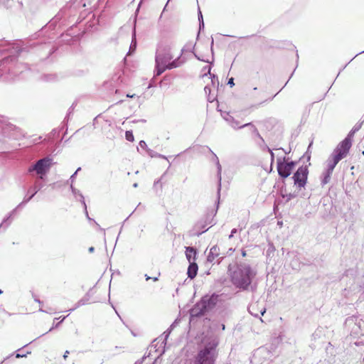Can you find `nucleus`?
Masks as SVG:
<instances>
[{
  "label": "nucleus",
  "instance_id": "e433bc0d",
  "mask_svg": "<svg viewBox=\"0 0 364 364\" xmlns=\"http://www.w3.org/2000/svg\"><path fill=\"white\" fill-rule=\"evenodd\" d=\"M139 146H140L141 149H143L146 150V151L147 152V149H149V148H148L147 144H146V143L145 142V141H144V140H141V141H139Z\"/></svg>",
  "mask_w": 364,
  "mask_h": 364
},
{
  "label": "nucleus",
  "instance_id": "c85d7f7f",
  "mask_svg": "<svg viewBox=\"0 0 364 364\" xmlns=\"http://www.w3.org/2000/svg\"><path fill=\"white\" fill-rule=\"evenodd\" d=\"M147 154L151 158H161V159H167L166 156H165L161 154H158L157 152L153 151L151 149H147Z\"/></svg>",
  "mask_w": 364,
  "mask_h": 364
},
{
  "label": "nucleus",
  "instance_id": "4468645a",
  "mask_svg": "<svg viewBox=\"0 0 364 364\" xmlns=\"http://www.w3.org/2000/svg\"><path fill=\"white\" fill-rule=\"evenodd\" d=\"M258 306H259V304L256 303V304H251L248 307V311H249L250 314L256 318H259L260 316H263L264 314L266 312V309L264 307H262L259 310Z\"/></svg>",
  "mask_w": 364,
  "mask_h": 364
},
{
  "label": "nucleus",
  "instance_id": "bf43d9fd",
  "mask_svg": "<svg viewBox=\"0 0 364 364\" xmlns=\"http://www.w3.org/2000/svg\"><path fill=\"white\" fill-rule=\"evenodd\" d=\"M88 250L89 252L92 253L95 251V248L93 247H90Z\"/></svg>",
  "mask_w": 364,
  "mask_h": 364
},
{
  "label": "nucleus",
  "instance_id": "2eb2a0df",
  "mask_svg": "<svg viewBox=\"0 0 364 364\" xmlns=\"http://www.w3.org/2000/svg\"><path fill=\"white\" fill-rule=\"evenodd\" d=\"M213 156H214V158H215V162H216L217 169H218V171H217V178H218V199H219V198H220V190H221V180H222L221 173H222V167H221V165L220 164L219 159H218V156H217L214 153H213Z\"/></svg>",
  "mask_w": 364,
  "mask_h": 364
},
{
  "label": "nucleus",
  "instance_id": "f3484780",
  "mask_svg": "<svg viewBox=\"0 0 364 364\" xmlns=\"http://www.w3.org/2000/svg\"><path fill=\"white\" fill-rule=\"evenodd\" d=\"M18 209L15 208L3 220L0 225V230H6L12 222V216L16 213Z\"/></svg>",
  "mask_w": 364,
  "mask_h": 364
},
{
  "label": "nucleus",
  "instance_id": "a878e982",
  "mask_svg": "<svg viewBox=\"0 0 364 364\" xmlns=\"http://www.w3.org/2000/svg\"><path fill=\"white\" fill-rule=\"evenodd\" d=\"M166 65H161L155 63L154 77L161 75L166 70H168Z\"/></svg>",
  "mask_w": 364,
  "mask_h": 364
},
{
  "label": "nucleus",
  "instance_id": "e2e57ef3",
  "mask_svg": "<svg viewBox=\"0 0 364 364\" xmlns=\"http://www.w3.org/2000/svg\"><path fill=\"white\" fill-rule=\"evenodd\" d=\"M145 278H146V280H149L151 279V277L148 276L147 274H145Z\"/></svg>",
  "mask_w": 364,
  "mask_h": 364
},
{
  "label": "nucleus",
  "instance_id": "37998d69",
  "mask_svg": "<svg viewBox=\"0 0 364 364\" xmlns=\"http://www.w3.org/2000/svg\"><path fill=\"white\" fill-rule=\"evenodd\" d=\"M268 151L270 153V155H271V166H272L274 161V154L273 153V151H272L271 149H270V151Z\"/></svg>",
  "mask_w": 364,
  "mask_h": 364
},
{
  "label": "nucleus",
  "instance_id": "0e129e2a",
  "mask_svg": "<svg viewBox=\"0 0 364 364\" xmlns=\"http://www.w3.org/2000/svg\"><path fill=\"white\" fill-rule=\"evenodd\" d=\"M134 96H135V95H134H134H129V94H127V97H130V98H133Z\"/></svg>",
  "mask_w": 364,
  "mask_h": 364
},
{
  "label": "nucleus",
  "instance_id": "6e6552de",
  "mask_svg": "<svg viewBox=\"0 0 364 364\" xmlns=\"http://www.w3.org/2000/svg\"><path fill=\"white\" fill-rule=\"evenodd\" d=\"M348 153L349 151L338 144L326 161V168L333 171L338 162L346 158Z\"/></svg>",
  "mask_w": 364,
  "mask_h": 364
},
{
  "label": "nucleus",
  "instance_id": "39448f33",
  "mask_svg": "<svg viewBox=\"0 0 364 364\" xmlns=\"http://www.w3.org/2000/svg\"><path fill=\"white\" fill-rule=\"evenodd\" d=\"M277 355V346L272 343L258 348L253 354L252 360L259 364H267V362L272 361Z\"/></svg>",
  "mask_w": 364,
  "mask_h": 364
},
{
  "label": "nucleus",
  "instance_id": "cd10ccee",
  "mask_svg": "<svg viewBox=\"0 0 364 364\" xmlns=\"http://www.w3.org/2000/svg\"><path fill=\"white\" fill-rule=\"evenodd\" d=\"M136 48V31H135V28H134L133 32H132V43L130 45L129 53H131V52L135 50Z\"/></svg>",
  "mask_w": 364,
  "mask_h": 364
},
{
  "label": "nucleus",
  "instance_id": "6ab92c4d",
  "mask_svg": "<svg viewBox=\"0 0 364 364\" xmlns=\"http://www.w3.org/2000/svg\"><path fill=\"white\" fill-rule=\"evenodd\" d=\"M90 298H91V294H90V290L87 292L85 296L80 299L75 305V306L70 309L68 310V311L70 312H72L74 310H75L76 309L82 306H84V305H86L89 303L90 300Z\"/></svg>",
  "mask_w": 364,
  "mask_h": 364
},
{
  "label": "nucleus",
  "instance_id": "58836bf2",
  "mask_svg": "<svg viewBox=\"0 0 364 364\" xmlns=\"http://www.w3.org/2000/svg\"><path fill=\"white\" fill-rule=\"evenodd\" d=\"M311 145H312V142H311L310 144L309 145L308 149H307V151L305 153V154L304 156L306 157V159H307L308 161H309L310 159H311V155H310V154H309V151L310 150V148H311Z\"/></svg>",
  "mask_w": 364,
  "mask_h": 364
},
{
  "label": "nucleus",
  "instance_id": "aec40b11",
  "mask_svg": "<svg viewBox=\"0 0 364 364\" xmlns=\"http://www.w3.org/2000/svg\"><path fill=\"white\" fill-rule=\"evenodd\" d=\"M198 267L195 261L189 262V266L188 267L187 274L190 279H193L196 277L198 273Z\"/></svg>",
  "mask_w": 364,
  "mask_h": 364
},
{
  "label": "nucleus",
  "instance_id": "b1692460",
  "mask_svg": "<svg viewBox=\"0 0 364 364\" xmlns=\"http://www.w3.org/2000/svg\"><path fill=\"white\" fill-rule=\"evenodd\" d=\"M183 63L184 61L181 60V55H180L173 60H170L168 63H167L166 68H168V70H172L173 68L180 67Z\"/></svg>",
  "mask_w": 364,
  "mask_h": 364
},
{
  "label": "nucleus",
  "instance_id": "680f3d73",
  "mask_svg": "<svg viewBox=\"0 0 364 364\" xmlns=\"http://www.w3.org/2000/svg\"><path fill=\"white\" fill-rule=\"evenodd\" d=\"M175 323H176V322L173 323L171 325V326L169 327V329H171V331H172L173 328L175 326Z\"/></svg>",
  "mask_w": 364,
  "mask_h": 364
},
{
  "label": "nucleus",
  "instance_id": "bb28decb",
  "mask_svg": "<svg viewBox=\"0 0 364 364\" xmlns=\"http://www.w3.org/2000/svg\"><path fill=\"white\" fill-rule=\"evenodd\" d=\"M255 140L262 151H270V148L266 144L264 139L262 136H259L258 139H255Z\"/></svg>",
  "mask_w": 364,
  "mask_h": 364
},
{
  "label": "nucleus",
  "instance_id": "09e8293b",
  "mask_svg": "<svg viewBox=\"0 0 364 364\" xmlns=\"http://www.w3.org/2000/svg\"><path fill=\"white\" fill-rule=\"evenodd\" d=\"M204 91L206 94H210V92H211V90H210V87L209 86V85H206L205 87H204Z\"/></svg>",
  "mask_w": 364,
  "mask_h": 364
},
{
  "label": "nucleus",
  "instance_id": "c03bdc74",
  "mask_svg": "<svg viewBox=\"0 0 364 364\" xmlns=\"http://www.w3.org/2000/svg\"><path fill=\"white\" fill-rule=\"evenodd\" d=\"M228 85H229L231 87L235 85L234 78L233 77L229 78L228 82Z\"/></svg>",
  "mask_w": 364,
  "mask_h": 364
},
{
  "label": "nucleus",
  "instance_id": "f704fd0d",
  "mask_svg": "<svg viewBox=\"0 0 364 364\" xmlns=\"http://www.w3.org/2000/svg\"><path fill=\"white\" fill-rule=\"evenodd\" d=\"M44 80L46 81H53L56 79L55 75H46L43 77Z\"/></svg>",
  "mask_w": 364,
  "mask_h": 364
},
{
  "label": "nucleus",
  "instance_id": "f257e3e1",
  "mask_svg": "<svg viewBox=\"0 0 364 364\" xmlns=\"http://www.w3.org/2000/svg\"><path fill=\"white\" fill-rule=\"evenodd\" d=\"M255 276L256 271L250 264L240 262L231 274V282L236 288L247 290Z\"/></svg>",
  "mask_w": 364,
  "mask_h": 364
},
{
  "label": "nucleus",
  "instance_id": "13d9d810",
  "mask_svg": "<svg viewBox=\"0 0 364 364\" xmlns=\"http://www.w3.org/2000/svg\"><path fill=\"white\" fill-rule=\"evenodd\" d=\"M69 353H70V352L68 350H65V352L64 353V355H63V358L66 359L68 358Z\"/></svg>",
  "mask_w": 364,
  "mask_h": 364
},
{
  "label": "nucleus",
  "instance_id": "ddd939ff",
  "mask_svg": "<svg viewBox=\"0 0 364 364\" xmlns=\"http://www.w3.org/2000/svg\"><path fill=\"white\" fill-rule=\"evenodd\" d=\"M223 118L228 123V124L233 129H237L242 128L239 121L235 119L230 113L225 112L222 114Z\"/></svg>",
  "mask_w": 364,
  "mask_h": 364
},
{
  "label": "nucleus",
  "instance_id": "f8f14e48",
  "mask_svg": "<svg viewBox=\"0 0 364 364\" xmlns=\"http://www.w3.org/2000/svg\"><path fill=\"white\" fill-rule=\"evenodd\" d=\"M277 171L280 177L286 178L291 173L292 170L287 164V159L284 157L277 159Z\"/></svg>",
  "mask_w": 364,
  "mask_h": 364
},
{
  "label": "nucleus",
  "instance_id": "8fccbe9b",
  "mask_svg": "<svg viewBox=\"0 0 364 364\" xmlns=\"http://www.w3.org/2000/svg\"><path fill=\"white\" fill-rule=\"evenodd\" d=\"M237 232V230L236 228H233L231 231L230 235H229V238H232L233 235Z\"/></svg>",
  "mask_w": 364,
  "mask_h": 364
},
{
  "label": "nucleus",
  "instance_id": "864d4df0",
  "mask_svg": "<svg viewBox=\"0 0 364 364\" xmlns=\"http://www.w3.org/2000/svg\"><path fill=\"white\" fill-rule=\"evenodd\" d=\"M198 21L199 22L203 21V15L200 10L198 11Z\"/></svg>",
  "mask_w": 364,
  "mask_h": 364
},
{
  "label": "nucleus",
  "instance_id": "4d7b16f0",
  "mask_svg": "<svg viewBox=\"0 0 364 364\" xmlns=\"http://www.w3.org/2000/svg\"><path fill=\"white\" fill-rule=\"evenodd\" d=\"M203 28H204V23H203V21L199 22V30L200 31Z\"/></svg>",
  "mask_w": 364,
  "mask_h": 364
},
{
  "label": "nucleus",
  "instance_id": "79ce46f5",
  "mask_svg": "<svg viewBox=\"0 0 364 364\" xmlns=\"http://www.w3.org/2000/svg\"><path fill=\"white\" fill-rule=\"evenodd\" d=\"M28 202H25V197L23 198V200L16 207L17 209L24 206L26 203Z\"/></svg>",
  "mask_w": 364,
  "mask_h": 364
},
{
  "label": "nucleus",
  "instance_id": "dca6fc26",
  "mask_svg": "<svg viewBox=\"0 0 364 364\" xmlns=\"http://www.w3.org/2000/svg\"><path fill=\"white\" fill-rule=\"evenodd\" d=\"M18 209L15 208L3 220L0 225V230H6L12 222V216L16 213Z\"/></svg>",
  "mask_w": 364,
  "mask_h": 364
},
{
  "label": "nucleus",
  "instance_id": "49530a36",
  "mask_svg": "<svg viewBox=\"0 0 364 364\" xmlns=\"http://www.w3.org/2000/svg\"><path fill=\"white\" fill-rule=\"evenodd\" d=\"M77 175V171H75L70 178L69 181H70V183H73L74 181H75V176Z\"/></svg>",
  "mask_w": 364,
  "mask_h": 364
},
{
  "label": "nucleus",
  "instance_id": "7ed1b4c3",
  "mask_svg": "<svg viewBox=\"0 0 364 364\" xmlns=\"http://www.w3.org/2000/svg\"><path fill=\"white\" fill-rule=\"evenodd\" d=\"M220 296L215 293L205 295L191 309V317H200L212 310L218 302Z\"/></svg>",
  "mask_w": 364,
  "mask_h": 364
},
{
  "label": "nucleus",
  "instance_id": "4be33fe9",
  "mask_svg": "<svg viewBox=\"0 0 364 364\" xmlns=\"http://www.w3.org/2000/svg\"><path fill=\"white\" fill-rule=\"evenodd\" d=\"M186 257L188 262L195 261L196 257V250L193 247H186Z\"/></svg>",
  "mask_w": 364,
  "mask_h": 364
},
{
  "label": "nucleus",
  "instance_id": "774afa93",
  "mask_svg": "<svg viewBox=\"0 0 364 364\" xmlns=\"http://www.w3.org/2000/svg\"><path fill=\"white\" fill-rule=\"evenodd\" d=\"M242 257H245V256H246V252H245V251H242Z\"/></svg>",
  "mask_w": 364,
  "mask_h": 364
},
{
  "label": "nucleus",
  "instance_id": "3c124183",
  "mask_svg": "<svg viewBox=\"0 0 364 364\" xmlns=\"http://www.w3.org/2000/svg\"><path fill=\"white\" fill-rule=\"evenodd\" d=\"M33 297L34 301L36 302H37L39 304H42L43 302L36 295H34L33 294Z\"/></svg>",
  "mask_w": 364,
  "mask_h": 364
},
{
  "label": "nucleus",
  "instance_id": "c756f323",
  "mask_svg": "<svg viewBox=\"0 0 364 364\" xmlns=\"http://www.w3.org/2000/svg\"><path fill=\"white\" fill-rule=\"evenodd\" d=\"M166 172L161 176V177L158 179L157 181H154V188L157 191L158 189H159L160 191H161L162 189V183L161 182V181L164 178V176L166 175Z\"/></svg>",
  "mask_w": 364,
  "mask_h": 364
},
{
  "label": "nucleus",
  "instance_id": "a18cd8bd",
  "mask_svg": "<svg viewBox=\"0 0 364 364\" xmlns=\"http://www.w3.org/2000/svg\"><path fill=\"white\" fill-rule=\"evenodd\" d=\"M215 99V97L214 95H211L210 93L208 95V100L210 102H213Z\"/></svg>",
  "mask_w": 364,
  "mask_h": 364
},
{
  "label": "nucleus",
  "instance_id": "c9c22d12",
  "mask_svg": "<svg viewBox=\"0 0 364 364\" xmlns=\"http://www.w3.org/2000/svg\"><path fill=\"white\" fill-rule=\"evenodd\" d=\"M65 318H66V316H63L59 322H56V323H54L53 326L48 331V333L50 332L54 328H58L59 326L60 323H62L65 320ZM46 333H47V332Z\"/></svg>",
  "mask_w": 364,
  "mask_h": 364
},
{
  "label": "nucleus",
  "instance_id": "5701e85b",
  "mask_svg": "<svg viewBox=\"0 0 364 364\" xmlns=\"http://www.w3.org/2000/svg\"><path fill=\"white\" fill-rule=\"evenodd\" d=\"M333 171L332 170L326 168L325 171L323 172L321 182L322 186H324L326 184L329 183Z\"/></svg>",
  "mask_w": 364,
  "mask_h": 364
},
{
  "label": "nucleus",
  "instance_id": "7c9ffc66",
  "mask_svg": "<svg viewBox=\"0 0 364 364\" xmlns=\"http://www.w3.org/2000/svg\"><path fill=\"white\" fill-rule=\"evenodd\" d=\"M210 75V77H211V84L214 87H218V85H219V80H218V77L214 75V74H211Z\"/></svg>",
  "mask_w": 364,
  "mask_h": 364
},
{
  "label": "nucleus",
  "instance_id": "052dcab7",
  "mask_svg": "<svg viewBox=\"0 0 364 364\" xmlns=\"http://www.w3.org/2000/svg\"><path fill=\"white\" fill-rule=\"evenodd\" d=\"M220 326H221V329H222L223 331H224V330L225 329V324H224V323H222V324L220 325Z\"/></svg>",
  "mask_w": 364,
  "mask_h": 364
},
{
  "label": "nucleus",
  "instance_id": "6e6d98bb",
  "mask_svg": "<svg viewBox=\"0 0 364 364\" xmlns=\"http://www.w3.org/2000/svg\"><path fill=\"white\" fill-rule=\"evenodd\" d=\"M23 357H26V354H22V353H18L16 354V358H23Z\"/></svg>",
  "mask_w": 364,
  "mask_h": 364
},
{
  "label": "nucleus",
  "instance_id": "2f4dec72",
  "mask_svg": "<svg viewBox=\"0 0 364 364\" xmlns=\"http://www.w3.org/2000/svg\"><path fill=\"white\" fill-rule=\"evenodd\" d=\"M126 139L129 141H133L134 140V137L132 131H127L125 132Z\"/></svg>",
  "mask_w": 364,
  "mask_h": 364
},
{
  "label": "nucleus",
  "instance_id": "69168bd1",
  "mask_svg": "<svg viewBox=\"0 0 364 364\" xmlns=\"http://www.w3.org/2000/svg\"><path fill=\"white\" fill-rule=\"evenodd\" d=\"M151 279H153V281L156 282V281H158L159 279H158V277H151Z\"/></svg>",
  "mask_w": 364,
  "mask_h": 364
},
{
  "label": "nucleus",
  "instance_id": "412c9836",
  "mask_svg": "<svg viewBox=\"0 0 364 364\" xmlns=\"http://www.w3.org/2000/svg\"><path fill=\"white\" fill-rule=\"evenodd\" d=\"M219 247L217 245L213 246L210 250V252L208 255L207 260L210 262H213L214 259L219 255Z\"/></svg>",
  "mask_w": 364,
  "mask_h": 364
},
{
  "label": "nucleus",
  "instance_id": "ea45409f",
  "mask_svg": "<svg viewBox=\"0 0 364 364\" xmlns=\"http://www.w3.org/2000/svg\"><path fill=\"white\" fill-rule=\"evenodd\" d=\"M287 164L289 166V167L293 170L295 166L296 165V161H287Z\"/></svg>",
  "mask_w": 364,
  "mask_h": 364
},
{
  "label": "nucleus",
  "instance_id": "1a4fd4ad",
  "mask_svg": "<svg viewBox=\"0 0 364 364\" xmlns=\"http://www.w3.org/2000/svg\"><path fill=\"white\" fill-rule=\"evenodd\" d=\"M309 175V169L307 166H300L292 176L294 186L301 189L304 188L306 184Z\"/></svg>",
  "mask_w": 364,
  "mask_h": 364
},
{
  "label": "nucleus",
  "instance_id": "5fc2aeb1",
  "mask_svg": "<svg viewBox=\"0 0 364 364\" xmlns=\"http://www.w3.org/2000/svg\"><path fill=\"white\" fill-rule=\"evenodd\" d=\"M205 70H207L208 71V73L209 75H211L210 73V70H211V68L210 66H205L204 68H203Z\"/></svg>",
  "mask_w": 364,
  "mask_h": 364
},
{
  "label": "nucleus",
  "instance_id": "0eeeda50",
  "mask_svg": "<svg viewBox=\"0 0 364 364\" xmlns=\"http://www.w3.org/2000/svg\"><path fill=\"white\" fill-rule=\"evenodd\" d=\"M217 210H211L210 211L208 212L195 225L194 231L196 232L193 233V235L199 236L208 230V228H206L207 225H214L215 224V222L214 221V217L215 216Z\"/></svg>",
  "mask_w": 364,
  "mask_h": 364
},
{
  "label": "nucleus",
  "instance_id": "423d86ee",
  "mask_svg": "<svg viewBox=\"0 0 364 364\" xmlns=\"http://www.w3.org/2000/svg\"><path fill=\"white\" fill-rule=\"evenodd\" d=\"M172 43L167 41H163L158 43L156 54L155 63L161 65H166L172 60L171 54Z\"/></svg>",
  "mask_w": 364,
  "mask_h": 364
},
{
  "label": "nucleus",
  "instance_id": "338daca9",
  "mask_svg": "<svg viewBox=\"0 0 364 364\" xmlns=\"http://www.w3.org/2000/svg\"><path fill=\"white\" fill-rule=\"evenodd\" d=\"M39 311H42V312L49 313V311H45V310L42 309L41 308L39 309Z\"/></svg>",
  "mask_w": 364,
  "mask_h": 364
},
{
  "label": "nucleus",
  "instance_id": "de8ad7c7",
  "mask_svg": "<svg viewBox=\"0 0 364 364\" xmlns=\"http://www.w3.org/2000/svg\"><path fill=\"white\" fill-rule=\"evenodd\" d=\"M253 134H255V137H257V139L259 138V136H261L257 128H254Z\"/></svg>",
  "mask_w": 364,
  "mask_h": 364
},
{
  "label": "nucleus",
  "instance_id": "72a5a7b5",
  "mask_svg": "<svg viewBox=\"0 0 364 364\" xmlns=\"http://www.w3.org/2000/svg\"><path fill=\"white\" fill-rule=\"evenodd\" d=\"M171 332V330L169 329V328L164 333V341L162 342V344H164V346L166 344V341L170 335Z\"/></svg>",
  "mask_w": 364,
  "mask_h": 364
},
{
  "label": "nucleus",
  "instance_id": "f03ea898",
  "mask_svg": "<svg viewBox=\"0 0 364 364\" xmlns=\"http://www.w3.org/2000/svg\"><path fill=\"white\" fill-rule=\"evenodd\" d=\"M219 341L214 338L205 343L194 358L193 364H215L218 357L217 347Z\"/></svg>",
  "mask_w": 364,
  "mask_h": 364
},
{
  "label": "nucleus",
  "instance_id": "603ef678",
  "mask_svg": "<svg viewBox=\"0 0 364 364\" xmlns=\"http://www.w3.org/2000/svg\"><path fill=\"white\" fill-rule=\"evenodd\" d=\"M273 251H274V247L273 246L272 244H269V248L267 250V252H273Z\"/></svg>",
  "mask_w": 364,
  "mask_h": 364
},
{
  "label": "nucleus",
  "instance_id": "a211bd4d",
  "mask_svg": "<svg viewBox=\"0 0 364 364\" xmlns=\"http://www.w3.org/2000/svg\"><path fill=\"white\" fill-rule=\"evenodd\" d=\"M0 4L4 5L6 9H11L14 7L21 9L22 7V3L18 0H0Z\"/></svg>",
  "mask_w": 364,
  "mask_h": 364
},
{
  "label": "nucleus",
  "instance_id": "473e14b6",
  "mask_svg": "<svg viewBox=\"0 0 364 364\" xmlns=\"http://www.w3.org/2000/svg\"><path fill=\"white\" fill-rule=\"evenodd\" d=\"M84 210H85V215H86L87 218L89 220H92V221L95 223V224L97 226H98V227H99L100 230L103 232L104 236H105V229H103V228H101L100 227V225H98V224H97V223H96L93 219H92V218H90V216H89V215H88V212H87V209L85 210V209L84 208Z\"/></svg>",
  "mask_w": 364,
  "mask_h": 364
},
{
  "label": "nucleus",
  "instance_id": "9d476101",
  "mask_svg": "<svg viewBox=\"0 0 364 364\" xmlns=\"http://www.w3.org/2000/svg\"><path fill=\"white\" fill-rule=\"evenodd\" d=\"M361 126V124H355L354 127L352 128V129L350 131V132L348 134L347 136L338 144L341 145V146H343V148L347 149L348 151H350L352 146V139L354 134L360 129Z\"/></svg>",
  "mask_w": 364,
  "mask_h": 364
},
{
  "label": "nucleus",
  "instance_id": "20e7f679",
  "mask_svg": "<svg viewBox=\"0 0 364 364\" xmlns=\"http://www.w3.org/2000/svg\"><path fill=\"white\" fill-rule=\"evenodd\" d=\"M53 165V159L46 156L36 161L33 164L31 165L28 168V173L31 176H37L36 179H39L42 181L45 179L47 173L49 172Z\"/></svg>",
  "mask_w": 364,
  "mask_h": 364
},
{
  "label": "nucleus",
  "instance_id": "4c0bfd02",
  "mask_svg": "<svg viewBox=\"0 0 364 364\" xmlns=\"http://www.w3.org/2000/svg\"><path fill=\"white\" fill-rule=\"evenodd\" d=\"M242 128L246 127H250V130L252 132V134L254 133V128H256V127L255 125H253L251 122L242 125Z\"/></svg>",
  "mask_w": 364,
  "mask_h": 364
},
{
  "label": "nucleus",
  "instance_id": "393cba45",
  "mask_svg": "<svg viewBox=\"0 0 364 364\" xmlns=\"http://www.w3.org/2000/svg\"><path fill=\"white\" fill-rule=\"evenodd\" d=\"M70 189L75 198H77V194H79L80 201L83 205V208L86 210V203L85 201V198L82 193L79 190L75 188L72 183H70Z\"/></svg>",
  "mask_w": 364,
  "mask_h": 364
},
{
  "label": "nucleus",
  "instance_id": "a19ab883",
  "mask_svg": "<svg viewBox=\"0 0 364 364\" xmlns=\"http://www.w3.org/2000/svg\"><path fill=\"white\" fill-rule=\"evenodd\" d=\"M191 47H192L191 44H190V45H186V46H184V48L181 50V55H183V53L185 51L188 50H191Z\"/></svg>",
  "mask_w": 364,
  "mask_h": 364
},
{
  "label": "nucleus",
  "instance_id": "9b49d317",
  "mask_svg": "<svg viewBox=\"0 0 364 364\" xmlns=\"http://www.w3.org/2000/svg\"><path fill=\"white\" fill-rule=\"evenodd\" d=\"M43 181L36 179L33 184L31 186L25 196V202H29L43 187Z\"/></svg>",
  "mask_w": 364,
  "mask_h": 364
}]
</instances>
